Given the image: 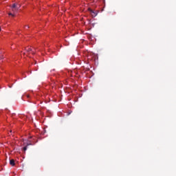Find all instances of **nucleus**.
<instances>
[{
	"label": "nucleus",
	"mask_w": 176,
	"mask_h": 176,
	"mask_svg": "<svg viewBox=\"0 0 176 176\" xmlns=\"http://www.w3.org/2000/svg\"><path fill=\"white\" fill-rule=\"evenodd\" d=\"M25 50L26 52H24L23 54H26V56H28V54H35V49H32L31 47H25Z\"/></svg>",
	"instance_id": "nucleus-1"
},
{
	"label": "nucleus",
	"mask_w": 176,
	"mask_h": 176,
	"mask_svg": "<svg viewBox=\"0 0 176 176\" xmlns=\"http://www.w3.org/2000/svg\"><path fill=\"white\" fill-rule=\"evenodd\" d=\"M8 14L9 16H12V17H14V14H12L11 12H10Z\"/></svg>",
	"instance_id": "nucleus-6"
},
{
	"label": "nucleus",
	"mask_w": 176,
	"mask_h": 176,
	"mask_svg": "<svg viewBox=\"0 0 176 176\" xmlns=\"http://www.w3.org/2000/svg\"><path fill=\"white\" fill-rule=\"evenodd\" d=\"M26 27H28V28H30V26H28V25H26Z\"/></svg>",
	"instance_id": "nucleus-8"
},
{
	"label": "nucleus",
	"mask_w": 176,
	"mask_h": 176,
	"mask_svg": "<svg viewBox=\"0 0 176 176\" xmlns=\"http://www.w3.org/2000/svg\"><path fill=\"white\" fill-rule=\"evenodd\" d=\"M0 31H1V28H0Z\"/></svg>",
	"instance_id": "nucleus-11"
},
{
	"label": "nucleus",
	"mask_w": 176,
	"mask_h": 176,
	"mask_svg": "<svg viewBox=\"0 0 176 176\" xmlns=\"http://www.w3.org/2000/svg\"><path fill=\"white\" fill-rule=\"evenodd\" d=\"M0 60H3V55H0Z\"/></svg>",
	"instance_id": "nucleus-7"
},
{
	"label": "nucleus",
	"mask_w": 176,
	"mask_h": 176,
	"mask_svg": "<svg viewBox=\"0 0 176 176\" xmlns=\"http://www.w3.org/2000/svg\"><path fill=\"white\" fill-rule=\"evenodd\" d=\"M10 166H14L16 165V164L14 163V160H10Z\"/></svg>",
	"instance_id": "nucleus-5"
},
{
	"label": "nucleus",
	"mask_w": 176,
	"mask_h": 176,
	"mask_svg": "<svg viewBox=\"0 0 176 176\" xmlns=\"http://www.w3.org/2000/svg\"><path fill=\"white\" fill-rule=\"evenodd\" d=\"M25 143H23V146H25Z\"/></svg>",
	"instance_id": "nucleus-9"
},
{
	"label": "nucleus",
	"mask_w": 176,
	"mask_h": 176,
	"mask_svg": "<svg viewBox=\"0 0 176 176\" xmlns=\"http://www.w3.org/2000/svg\"><path fill=\"white\" fill-rule=\"evenodd\" d=\"M30 145H32V144L28 142V143H26V145L23 148V151L24 153H25V151H27V149H28V146H30Z\"/></svg>",
	"instance_id": "nucleus-4"
},
{
	"label": "nucleus",
	"mask_w": 176,
	"mask_h": 176,
	"mask_svg": "<svg viewBox=\"0 0 176 176\" xmlns=\"http://www.w3.org/2000/svg\"><path fill=\"white\" fill-rule=\"evenodd\" d=\"M104 1V2H105V0H103Z\"/></svg>",
	"instance_id": "nucleus-10"
},
{
	"label": "nucleus",
	"mask_w": 176,
	"mask_h": 176,
	"mask_svg": "<svg viewBox=\"0 0 176 176\" xmlns=\"http://www.w3.org/2000/svg\"><path fill=\"white\" fill-rule=\"evenodd\" d=\"M89 12H90L92 17H96V16H97L98 14V11H94L93 10H91V8H89L88 9Z\"/></svg>",
	"instance_id": "nucleus-3"
},
{
	"label": "nucleus",
	"mask_w": 176,
	"mask_h": 176,
	"mask_svg": "<svg viewBox=\"0 0 176 176\" xmlns=\"http://www.w3.org/2000/svg\"><path fill=\"white\" fill-rule=\"evenodd\" d=\"M20 8H21L20 4L14 3L12 6V12L14 13H17V12H19V10L20 9Z\"/></svg>",
	"instance_id": "nucleus-2"
}]
</instances>
